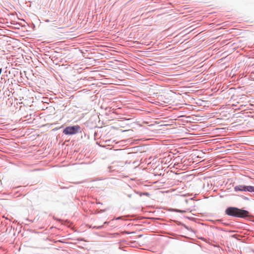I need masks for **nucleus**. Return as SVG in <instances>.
<instances>
[{"label": "nucleus", "mask_w": 254, "mask_h": 254, "mask_svg": "<svg viewBox=\"0 0 254 254\" xmlns=\"http://www.w3.org/2000/svg\"><path fill=\"white\" fill-rule=\"evenodd\" d=\"M225 213L228 215L239 218H245L249 216V212L247 210L235 207L227 208L225 210Z\"/></svg>", "instance_id": "nucleus-1"}, {"label": "nucleus", "mask_w": 254, "mask_h": 254, "mask_svg": "<svg viewBox=\"0 0 254 254\" xmlns=\"http://www.w3.org/2000/svg\"><path fill=\"white\" fill-rule=\"evenodd\" d=\"M80 129L78 125L66 127L63 130V133L66 135H72L77 133Z\"/></svg>", "instance_id": "nucleus-2"}, {"label": "nucleus", "mask_w": 254, "mask_h": 254, "mask_svg": "<svg viewBox=\"0 0 254 254\" xmlns=\"http://www.w3.org/2000/svg\"><path fill=\"white\" fill-rule=\"evenodd\" d=\"M235 191H246V186L245 185H238L236 186L234 188Z\"/></svg>", "instance_id": "nucleus-3"}, {"label": "nucleus", "mask_w": 254, "mask_h": 254, "mask_svg": "<svg viewBox=\"0 0 254 254\" xmlns=\"http://www.w3.org/2000/svg\"><path fill=\"white\" fill-rule=\"evenodd\" d=\"M246 191L254 192V187L251 186H246Z\"/></svg>", "instance_id": "nucleus-4"}, {"label": "nucleus", "mask_w": 254, "mask_h": 254, "mask_svg": "<svg viewBox=\"0 0 254 254\" xmlns=\"http://www.w3.org/2000/svg\"><path fill=\"white\" fill-rule=\"evenodd\" d=\"M175 211L178 212H181V213H184L186 212V211H185V210H179V209H176Z\"/></svg>", "instance_id": "nucleus-5"}, {"label": "nucleus", "mask_w": 254, "mask_h": 254, "mask_svg": "<svg viewBox=\"0 0 254 254\" xmlns=\"http://www.w3.org/2000/svg\"><path fill=\"white\" fill-rule=\"evenodd\" d=\"M53 16H54L55 17H56L55 18H58V14L57 13H56L55 12L53 13Z\"/></svg>", "instance_id": "nucleus-6"}, {"label": "nucleus", "mask_w": 254, "mask_h": 254, "mask_svg": "<svg viewBox=\"0 0 254 254\" xmlns=\"http://www.w3.org/2000/svg\"><path fill=\"white\" fill-rule=\"evenodd\" d=\"M54 109V108L51 107V106L49 107V110H51V109Z\"/></svg>", "instance_id": "nucleus-7"}, {"label": "nucleus", "mask_w": 254, "mask_h": 254, "mask_svg": "<svg viewBox=\"0 0 254 254\" xmlns=\"http://www.w3.org/2000/svg\"><path fill=\"white\" fill-rule=\"evenodd\" d=\"M144 194L148 195H149V193L148 192H145V193H144Z\"/></svg>", "instance_id": "nucleus-8"}, {"label": "nucleus", "mask_w": 254, "mask_h": 254, "mask_svg": "<svg viewBox=\"0 0 254 254\" xmlns=\"http://www.w3.org/2000/svg\"><path fill=\"white\" fill-rule=\"evenodd\" d=\"M52 99V98H49V100L51 102V99Z\"/></svg>", "instance_id": "nucleus-9"}, {"label": "nucleus", "mask_w": 254, "mask_h": 254, "mask_svg": "<svg viewBox=\"0 0 254 254\" xmlns=\"http://www.w3.org/2000/svg\"><path fill=\"white\" fill-rule=\"evenodd\" d=\"M120 218H121V217H118L116 219L118 220V219H120Z\"/></svg>", "instance_id": "nucleus-10"}, {"label": "nucleus", "mask_w": 254, "mask_h": 254, "mask_svg": "<svg viewBox=\"0 0 254 254\" xmlns=\"http://www.w3.org/2000/svg\"><path fill=\"white\" fill-rule=\"evenodd\" d=\"M108 222H104V224H108Z\"/></svg>", "instance_id": "nucleus-11"}, {"label": "nucleus", "mask_w": 254, "mask_h": 254, "mask_svg": "<svg viewBox=\"0 0 254 254\" xmlns=\"http://www.w3.org/2000/svg\"><path fill=\"white\" fill-rule=\"evenodd\" d=\"M128 197H131V195H128Z\"/></svg>", "instance_id": "nucleus-12"}]
</instances>
